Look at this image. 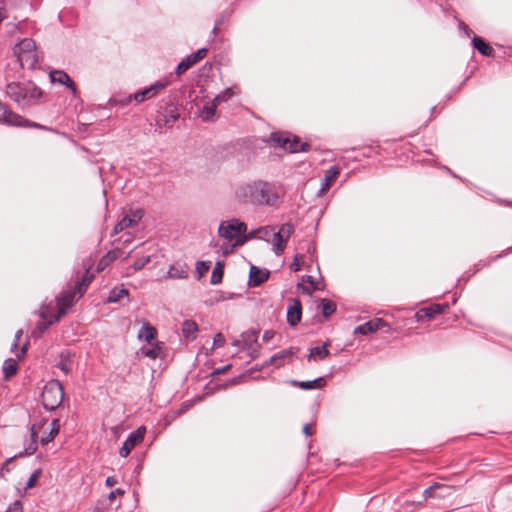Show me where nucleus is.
Instances as JSON below:
<instances>
[{
	"label": "nucleus",
	"instance_id": "obj_1",
	"mask_svg": "<svg viewBox=\"0 0 512 512\" xmlns=\"http://www.w3.org/2000/svg\"><path fill=\"white\" fill-rule=\"evenodd\" d=\"M239 203L274 206L281 197L280 190L272 183L255 180L240 184L234 192Z\"/></svg>",
	"mask_w": 512,
	"mask_h": 512
},
{
	"label": "nucleus",
	"instance_id": "obj_2",
	"mask_svg": "<svg viewBox=\"0 0 512 512\" xmlns=\"http://www.w3.org/2000/svg\"><path fill=\"white\" fill-rule=\"evenodd\" d=\"M247 226L239 219H230L222 221L218 227V236L222 239L219 251L223 255H228L234 251L237 246L244 243L242 234L246 232Z\"/></svg>",
	"mask_w": 512,
	"mask_h": 512
},
{
	"label": "nucleus",
	"instance_id": "obj_3",
	"mask_svg": "<svg viewBox=\"0 0 512 512\" xmlns=\"http://www.w3.org/2000/svg\"><path fill=\"white\" fill-rule=\"evenodd\" d=\"M6 94L21 108L35 105L42 96V91L33 82H13L6 87Z\"/></svg>",
	"mask_w": 512,
	"mask_h": 512
},
{
	"label": "nucleus",
	"instance_id": "obj_4",
	"mask_svg": "<svg viewBox=\"0 0 512 512\" xmlns=\"http://www.w3.org/2000/svg\"><path fill=\"white\" fill-rule=\"evenodd\" d=\"M16 55L21 67L34 69L39 62V54L33 39L24 38L14 47Z\"/></svg>",
	"mask_w": 512,
	"mask_h": 512
},
{
	"label": "nucleus",
	"instance_id": "obj_5",
	"mask_svg": "<svg viewBox=\"0 0 512 512\" xmlns=\"http://www.w3.org/2000/svg\"><path fill=\"white\" fill-rule=\"evenodd\" d=\"M64 399V389L58 380L49 381L42 392V402L47 410L58 408Z\"/></svg>",
	"mask_w": 512,
	"mask_h": 512
},
{
	"label": "nucleus",
	"instance_id": "obj_6",
	"mask_svg": "<svg viewBox=\"0 0 512 512\" xmlns=\"http://www.w3.org/2000/svg\"><path fill=\"white\" fill-rule=\"evenodd\" d=\"M270 141L274 146L282 147L291 153L306 151L308 147V144L300 143L296 137L291 139L290 136L282 133H272Z\"/></svg>",
	"mask_w": 512,
	"mask_h": 512
},
{
	"label": "nucleus",
	"instance_id": "obj_7",
	"mask_svg": "<svg viewBox=\"0 0 512 512\" xmlns=\"http://www.w3.org/2000/svg\"><path fill=\"white\" fill-rule=\"evenodd\" d=\"M294 233V227L291 223L282 224L278 230L275 229L272 235V250L276 255H281L286 247L288 239Z\"/></svg>",
	"mask_w": 512,
	"mask_h": 512
},
{
	"label": "nucleus",
	"instance_id": "obj_8",
	"mask_svg": "<svg viewBox=\"0 0 512 512\" xmlns=\"http://www.w3.org/2000/svg\"><path fill=\"white\" fill-rule=\"evenodd\" d=\"M0 121L10 126L17 127H40L38 124L30 122L19 114L11 111L8 107L0 102Z\"/></svg>",
	"mask_w": 512,
	"mask_h": 512
},
{
	"label": "nucleus",
	"instance_id": "obj_9",
	"mask_svg": "<svg viewBox=\"0 0 512 512\" xmlns=\"http://www.w3.org/2000/svg\"><path fill=\"white\" fill-rule=\"evenodd\" d=\"M79 298L76 288L64 290L57 298L58 313L55 315V320H59Z\"/></svg>",
	"mask_w": 512,
	"mask_h": 512
},
{
	"label": "nucleus",
	"instance_id": "obj_10",
	"mask_svg": "<svg viewBox=\"0 0 512 512\" xmlns=\"http://www.w3.org/2000/svg\"><path fill=\"white\" fill-rule=\"evenodd\" d=\"M145 433L146 427L144 426H141L130 433L119 450L120 456L126 458L130 452L143 441Z\"/></svg>",
	"mask_w": 512,
	"mask_h": 512
},
{
	"label": "nucleus",
	"instance_id": "obj_11",
	"mask_svg": "<svg viewBox=\"0 0 512 512\" xmlns=\"http://www.w3.org/2000/svg\"><path fill=\"white\" fill-rule=\"evenodd\" d=\"M143 217V211L140 209L130 210L123 218L115 225L114 232L119 233L129 227L137 225Z\"/></svg>",
	"mask_w": 512,
	"mask_h": 512
},
{
	"label": "nucleus",
	"instance_id": "obj_12",
	"mask_svg": "<svg viewBox=\"0 0 512 512\" xmlns=\"http://www.w3.org/2000/svg\"><path fill=\"white\" fill-rule=\"evenodd\" d=\"M207 54L206 48H201L197 50L195 53L187 56L185 59H183L176 67L175 73L177 75H181L188 69H190L192 66H194L196 63H198L201 59H203Z\"/></svg>",
	"mask_w": 512,
	"mask_h": 512
},
{
	"label": "nucleus",
	"instance_id": "obj_13",
	"mask_svg": "<svg viewBox=\"0 0 512 512\" xmlns=\"http://www.w3.org/2000/svg\"><path fill=\"white\" fill-rule=\"evenodd\" d=\"M168 85V81H157L155 84L145 88L134 95L137 102H143L147 99L155 97L162 89Z\"/></svg>",
	"mask_w": 512,
	"mask_h": 512
},
{
	"label": "nucleus",
	"instance_id": "obj_14",
	"mask_svg": "<svg viewBox=\"0 0 512 512\" xmlns=\"http://www.w3.org/2000/svg\"><path fill=\"white\" fill-rule=\"evenodd\" d=\"M39 315H40L41 319L46 320L47 322L46 323L45 322L38 323L37 327L32 332L33 336H35V337H40L44 333V331L47 329V327L56 321L55 315L54 316L49 315V307H47V306H42L40 308Z\"/></svg>",
	"mask_w": 512,
	"mask_h": 512
},
{
	"label": "nucleus",
	"instance_id": "obj_15",
	"mask_svg": "<svg viewBox=\"0 0 512 512\" xmlns=\"http://www.w3.org/2000/svg\"><path fill=\"white\" fill-rule=\"evenodd\" d=\"M301 320V303L298 299H292L287 308V322L291 326L297 325Z\"/></svg>",
	"mask_w": 512,
	"mask_h": 512
},
{
	"label": "nucleus",
	"instance_id": "obj_16",
	"mask_svg": "<svg viewBox=\"0 0 512 512\" xmlns=\"http://www.w3.org/2000/svg\"><path fill=\"white\" fill-rule=\"evenodd\" d=\"M384 326H387V324L382 319L376 318V319L370 320L362 325L357 326L354 330V333L368 335L370 333H373V332L381 329Z\"/></svg>",
	"mask_w": 512,
	"mask_h": 512
},
{
	"label": "nucleus",
	"instance_id": "obj_17",
	"mask_svg": "<svg viewBox=\"0 0 512 512\" xmlns=\"http://www.w3.org/2000/svg\"><path fill=\"white\" fill-rule=\"evenodd\" d=\"M270 272L256 266H251L249 275V286L257 287L269 278Z\"/></svg>",
	"mask_w": 512,
	"mask_h": 512
},
{
	"label": "nucleus",
	"instance_id": "obj_18",
	"mask_svg": "<svg viewBox=\"0 0 512 512\" xmlns=\"http://www.w3.org/2000/svg\"><path fill=\"white\" fill-rule=\"evenodd\" d=\"M156 329L147 321H143L142 328L138 332V339L144 340L150 345H154L156 342Z\"/></svg>",
	"mask_w": 512,
	"mask_h": 512
},
{
	"label": "nucleus",
	"instance_id": "obj_19",
	"mask_svg": "<svg viewBox=\"0 0 512 512\" xmlns=\"http://www.w3.org/2000/svg\"><path fill=\"white\" fill-rule=\"evenodd\" d=\"M339 174H340V171L337 166H331L327 170V172L322 180V184H321V188H320L321 194H324L329 190V188L332 186V184L338 178Z\"/></svg>",
	"mask_w": 512,
	"mask_h": 512
},
{
	"label": "nucleus",
	"instance_id": "obj_20",
	"mask_svg": "<svg viewBox=\"0 0 512 512\" xmlns=\"http://www.w3.org/2000/svg\"><path fill=\"white\" fill-rule=\"evenodd\" d=\"M450 490L449 486L435 483L424 491L423 496L425 500L433 497H444L449 494Z\"/></svg>",
	"mask_w": 512,
	"mask_h": 512
},
{
	"label": "nucleus",
	"instance_id": "obj_21",
	"mask_svg": "<svg viewBox=\"0 0 512 512\" xmlns=\"http://www.w3.org/2000/svg\"><path fill=\"white\" fill-rule=\"evenodd\" d=\"M50 79L54 83L66 85L73 92L76 91L74 82L70 79L69 75L61 70H55L50 73Z\"/></svg>",
	"mask_w": 512,
	"mask_h": 512
},
{
	"label": "nucleus",
	"instance_id": "obj_22",
	"mask_svg": "<svg viewBox=\"0 0 512 512\" xmlns=\"http://www.w3.org/2000/svg\"><path fill=\"white\" fill-rule=\"evenodd\" d=\"M293 386L299 387L303 390L319 389L325 386L326 381L323 377L316 378L312 381H297L292 380L290 382Z\"/></svg>",
	"mask_w": 512,
	"mask_h": 512
},
{
	"label": "nucleus",
	"instance_id": "obj_23",
	"mask_svg": "<svg viewBox=\"0 0 512 512\" xmlns=\"http://www.w3.org/2000/svg\"><path fill=\"white\" fill-rule=\"evenodd\" d=\"M168 278L184 279L188 277V267L183 263H174L167 272Z\"/></svg>",
	"mask_w": 512,
	"mask_h": 512
},
{
	"label": "nucleus",
	"instance_id": "obj_24",
	"mask_svg": "<svg viewBox=\"0 0 512 512\" xmlns=\"http://www.w3.org/2000/svg\"><path fill=\"white\" fill-rule=\"evenodd\" d=\"M60 423L58 419L53 420L47 429L43 431L41 436V443L47 444L52 441L55 436L59 433Z\"/></svg>",
	"mask_w": 512,
	"mask_h": 512
},
{
	"label": "nucleus",
	"instance_id": "obj_25",
	"mask_svg": "<svg viewBox=\"0 0 512 512\" xmlns=\"http://www.w3.org/2000/svg\"><path fill=\"white\" fill-rule=\"evenodd\" d=\"M181 330L183 337L188 341H192L196 338L198 332V325L193 320H185L182 323Z\"/></svg>",
	"mask_w": 512,
	"mask_h": 512
},
{
	"label": "nucleus",
	"instance_id": "obj_26",
	"mask_svg": "<svg viewBox=\"0 0 512 512\" xmlns=\"http://www.w3.org/2000/svg\"><path fill=\"white\" fill-rule=\"evenodd\" d=\"M296 349L293 347H290L288 349L282 350L276 354H274L271 358L269 363L271 365H274L275 367H281L283 365V361L286 358L291 357L296 353Z\"/></svg>",
	"mask_w": 512,
	"mask_h": 512
},
{
	"label": "nucleus",
	"instance_id": "obj_27",
	"mask_svg": "<svg viewBox=\"0 0 512 512\" xmlns=\"http://www.w3.org/2000/svg\"><path fill=\"white\" fill-rule=\"evenodd\" d=\"M217 106L218 104L214 99L210 102H206L202 108H199V116L203 121L211 120L215 115Z\"/></svg>",
	"mask_w": 512,
	"mask_h": 512
},
{
	"label": "nucleus",
	"instance_id": "obj_28",
	"mask_svg": "<svg viewBox=\"0 0 512 512\" xmlns=\"http://www.w3.org/2000/svg\"><path fill=\"white\" fill-rule=\"evenodd\" d=\"M93 277H94L93 274H90L89 271L87 270L85 272V274L83 275L81 281H77L75 288L78 292V297L83 296V294L86 291L87 286L91 283Z\"/></svg>",
	"mask_w": 512,
	"mask_h": 512
},
{
	"label": "nucleus",
	"instance_id": "obj_29",
	"mask_svg": "<svg viewBox=\"0 0 512 512\" xmlns=\"http://www.w3.org/2000/svg\"><path fill=\"white\" fill-rule=\"evenodd\" d=\"M93 277H94L93 274H90L89 271L87 270L85 272V274L83 275L81 281H77L75 288L78 292V297L83 296V294L86 291L87 286L91 283Z\"/></svg>",
	"mask_w": 512,
	"mask_h": 512
},
{
	"label": "nucleus",
	"instance_id": "obj_30",
	"mask_svg": "<svg viewBox=\"0 0 512 512\" xmlns=\"http://www.w3.org/2000/svg\"><path fill=\"white\" fill-rule=\"evenodd\" d=\"M327 346L328 344H324L322 346H319V347H314L310 350V353H309V356H308V359L311 360V359H325L326 357L329 356V350L327 349Z\"/></svg>",
	"mask_w": 512,
	"mask_h": 512
},
{
	"label": "nucleus",
	"instance_id": "obj_31",
	"mask_svg": "<svg viewBox=\"0 0 512 512\" xmlns=\"http://www.w3.org/2000/svg\"><path fill=\"white\" fill-rule=\"evenodd\" d=\"M473 46L484 56H491L493 53L492 47L485 43L480 37H474L472 40Z\"/></svg>",
	"mask_w": 512,
	"mask_h": 512
},
{
	"label": "nucleus",
	"instance_id": "obj_32",
	"mask_svg": "<svg viewBox=\"0 0 512 512\" xmlns=\"http://www.w3.org/2000/svg\"><path fill=\"white\" fill-rule=\"evenodd\" d=\"M446 308H448L447 305L434 304L429 307L422 308V312L426 319L430 320L435 315L441 314Z\"/></svg>",
	"mask_w": 512,
	"mask_h": 512
},
{
	"label": "nucleus",
	"instance_id": "obj_33",
	"mask_svg": "<svg viewBox=\"0 0 512 512\" xmlns=\"http://www.w3.org/2000/svg\"><path fill=\"white\" fill-rule=\"evenodd\" d=\"M298 288L301 289L302 292L309 295L317 289L314 278L312 276H304L302 278V283L298 285Z\"/></svg>",
	"mask_w": 512,
	"mask_h": 512
},
{
	"label": "nucleus",
	"instance_id": "obj_34",
	"mask_svg": "<svg viewBox=\"0 0 512 512\" xmlns=\"http://www.w3.org/2000/svg\"><path fill=\"white\" fill-rule=\"evenodd\" d=\"M274 231H275L274 226H265V227H261L255 231H253L252 234H254L259 239L270 242V237H272Z\"/></svg>",
	"mask_w": 512,
	"mask_h": 512
},
{
	"label": "nucleus",
	"instance_id": "obj_35",
	"mask_svg": "<svg viewBox=\"0 0 512 512\" xmlns=\"http://www.w3.org/2000/svg\"><path fill=\"white\" fill-rule=\"evenodd\" d=\"M128 294H129V292L125 288H114L109 293L108 302L109 303H116L120 299L128 296Z\"/></svg>",
	"mask_w": 512,
	"mask_h": 512
},
{
	"label": "nucleus",
	"instance_id": "obj_36",
	"mask_svg": "<svg viewBox=\"0 0 512 512\" xmlns=\"http://www.w3.org/2000/svg\"><path fill=\"white\" fill-rule=\"evenodd\" d=\"M119 250L116 249V250H113V251H110L108 252L100 261H99V264L97 266V270L98 271H101L103 270L107 265H109L110 262L114 261L118 255H119Z\"/></svg>",
	"mask_w": 512,
	"mask_h": 512
},
{
	"label": "nucleus",
	"instance_id": "obj_37",
	"mask_svg": "<svg viewBox=\"0 0 512 512\" xmlns=\"http://www.w3.org/2000/svg\"><path fill=\"white\" fill-rule=\"evenodd\" d=\"M17 372V363L14 359H7L4 361L3 364V373L5 375V378H10L11 376L15 375Z\"/></svg>",
	"mask_w": 512,
	"mask_h": 512
},
{
	"label": "nucleus",
	"instance_id": "obj_38",
	"mask_svg": "<svg viewBox=\"0 0 512 512\" xmlns=\"http://www.w3.org/2000/svg\"><path fill=\"white\" fill-rule=\"evenodd\" d=\"M319 307H321L322 314L325 317L330 316L336 311V304L331 300L322 299Z\"/></svg>",
	"mask_w": 512,
	"mask_h": 512
},
{
	"label": "nucleus",
	"instance_id": "obj_39",
	"mask_svg": "<svg viewBox=\"0 0 512 512\" xmlns=\"http://www.w3.org/2000/svg\"><path fill=\"white\" fill-rule=\"evenodd\" d=\"M151 346L152 347H150V348H145V347L141 348V353L145 357H148L151 359H156L160 355V347L157 343L155 345H151Z\"/></svg>",
	"mask_w": 512,
	"mask_h": 512
},
{
	"label": "nucleus",
	"instance_id": "obj_40",
	"mask_svg": "<svg viewBox=\"0 0 512 512\" xmlns=\"http://www.w3.org/2000/svg\"><path fill=\"white\" fill-rule=\"evenodd\" d=\"M223 278V266L220 262H217L215 268L212 271L211 283L219 284Z\"/></svg>",
	"mask_w": 512,
	"mask_h": 512
},
{
	"label": "nucleus",
	"instance_id": "obj_41",
	"mask_svg": "<svg viewBox=\"0 0 512 512\" xmlns=\"http://www.w3.org/2000/svg\"><path fill=\"white\" fill-rule=\"evenodd\" d=\"M233 95H234L233 89L228 88L225 91H223L222 93H220L219 95H217L214 98V100L216 101L217 104H219L220 102L228 101Z\"/></svg>",
	"mask_w": 512,
	"mask_h": 512
},
{
	"label": "nucleus",
	"instance_id": "obj_42",
	"mask_svg": "<svg viewBox=\"0 0 512 512\" xmlns=\"http://www.w3.org/2000/svg\"><path fill=\"white\" fill-rule=\"evenodd\" d=\"M40 475H41V470H35L29 477V479L26 483L25 490L32 489L36 485Z\"/></svg>",
	"mask_w": 512,
	"mask_h": 512
},
{
	"label": "nucleus",
	"instance_id": "obj_43",
	"mask_svg": "<svg viewBox=\"0 0 512 512\" xmlns=\"http://www.w3.org/2000/svg\"><path fill=\"white\" fill-rule=\"evenodd\" d=\"M150 256H143V257H140L138 259H136L133 263V268L135 270H140L142 269L146 264H148L150 262Z\"/></svg>",
	"mask_w": 512,
	"mask_h": 512
},
{
	"label": "nucleus",
	"instance_id": "obj_44",
	"mask_svg": "<svg viewBox=\"0 0 512 512\" xmlns=\"http://www.w3.org/2000/svg\"><path fill=\"white\" fill-rule=\"evenodd\" d=\"M196 268L200 274V276L203 275V273L207 272L210 268L209 262L199 261L197 262Z\"/></svg>",
	"mask_w": 512,
	"mask_h": 512
},
{
	"label": "nucleus",
	"instance_id": "obj_45",
	"mask_svg": "<svg viewBox=\"0 0 512 512\" xmlns=\"http://www.w3.org/2000/svg\"><path fill=\"white\" fill-rule=\"evenodd\" d=\"M5 512H23L22 503L20 501H15L9 505Z\"/></svg>",
	"mask_w": 512,
	"mask_h": 512
},
{
	"label": "nucleus",
	"instance_id": "obj_46",
	"mask_svg": "<svg viewBox=\"0 0 512 512\" xmlns=\"http://www.w3.org/2000/svg\"><path fill=\"white\" fill-rule=\"evenodd\" d=\"M302 259V256L301 255H295L294 259H293V262L291 263L290 265V269L294 272H297L300 270L301 268V265H300V260Z\"/></svg>",
	"mask_w": 512,
	"mask_h": 512
},
{
	"label": "nucleus",
	"instance_id": "obj_47",
	"mask_svg": "<svg viewBox=\"0 0 512 512\" xmlns=\"http://www.w3.org/2000/svg\"><path fill=\"white\" fill-rule=\"evenodd\" d=\"M224 343H225V337L221 333L216 334L213 339L214 346L221 347L224 345Z\"/></svg>",
	"mask_w": 512,
	"mask_h": 512
},
{
	"label": "nucleus",
	"instance_id": "obj_48",
	"mask_svg": "<svg viewBox=\"0 0 512 512\" xmlns=\"http://www.w3.org/2000/svg\"><path fill=\"white\" fill-rule=\"evenodd\" d=\"M123 494H124V490L117 488L116 490H113L109 493L108 499H109V501L112 502L116 498V496H120Z\"/></svg>",
	"mask_w": 512,
	"mask_h": 512
},
{
	"label": "nucleus",
	"instance_id": "obj_49",
	"mask_svg": "<svg viewBox=\"0 0 512 512\" xmlns=\"http://www.w3.org/2000/svg\"><path fill=\"white\" fill-rule=\"evenodd\" d=\"M41 426L40 425H33L32 428H31V437L33 439L37 438L38 436V432L41 430Z\"/></svg>",
	"mask_w": 512,
	"mask_h": 512
},
{
	"label": "nucleus",
	"instance_id": "obj_50",
	"mask_svg": "<svg viewBox=\"0 0 512 512\" xmlns=\"http://www.w3.org/2000/svg\"><path fill=\"white\" fill-rule=\"evenodd\" d=\"M23 334V331L22 330H18L15 334V340H14V343L12 345V349L16 348L17 345H18V341L20 340L21 336Z\"/></svg>",
	"mask_w": 512,
	"mask_h": 512
},
{
	"label": "nucleus",
	"instance_id": "obj_51",
	"mask_svg": "<svg viewBox=\"0 0 512 512\" xmlns=\"http://www.w3.org/2000/svg\"><path fill=\"white\" fill-rule=\"evenodd\" d=\"M106 486L113 487L117 484V479L115 477H108L105 481Z\"/></svg>",
	"mask_w": 512,
	"mask_h": 512
},
{
	"label": "nucleus",
	"instance_id": "obj_52",
	"mask_svg": "<svg viewBox=\"0 0 512 512\" xmlns=\"http://www.w3.org/2000/svg\"><path fill=\"white\" fill-rule=\"evenodd\" d=\"M8 17L7 10L4 7L0 8V24Z\"/></svg>",
	"mask_w": 512,
	"mask_h": 512
},
{
	"label": "nucleus",
	"instance_id": "obj_53",
	"mask_svg": "<svg viewBox=\"0 0 512 512\" xmlns=\"http://www.w3.org/2000/svg\"><path fill=\"white\" fill-rule=\"evenodd\" d=\"M303 433H304L306 436H311V435L313 434V431H312V427H311V425H309V424L304 425V427H303Z\"/></svg>",
	"mask_w": 512,
	"mask_h": 512
},
{
	"label": "nucleus",
	"instance_id": "obj_54",
	"mask_svg": "<svg viewBox=\"0 0 512 512\" xmlns=\"http://www.w3.org/2000/svg\"><path fill=\"white\" fill-rule=\"evenodd\" d=\"M415 318H416V321H423L424 319H426V317L424 316V313L422 312V309H420V310L415 314Z\"/></svg>",
	"mask_w": 512,
	"mask_h": 512
},
{
	"label": "nucleus",
	"instance_id": "obj_55",
	"mask_svg": "<svg viewBox=\"0 0 512 512\" xmlns=\"http://www.w3.org/2000/svg\"><path fill=\"white\" fill-rule=\"evenodd\" d=\"M271 338H272V333L270 331H266L263 335V339L267 341Z\"/></svg>",
	"mask_w": 512,
	"mask_h": 512
},
{
	"label": "nucleus",
	"instance_id": "obj_56",
	"mask_svg": "<svg viewBox=\"0 0 512 512\" xmlns=\"http://www.w3.org/2000/svg\"><path fill=\"white\" fill-rule=\"evenodd\" d=\"M26 352V347L24 346L21 350V354L23 355Z\"/></svg>",
	"mask_w": 512,
	"mask_h": 512
},
{
	"label": "nucleus",
	"instance_id": "obj_57",
	"mask_svg": "<svg viewBox=\"0 0 512 512\" xmlns=\"http://www.w3.org/2000/svg\"><path fill=\"white\" fill-rule=\"evenodd\" d=\"M12 460H13V458H9V459L6 461V464L10 463Z\"/></svg>",
	"mask_w": 512,
	"mask_h": 512
}]
</instances>
